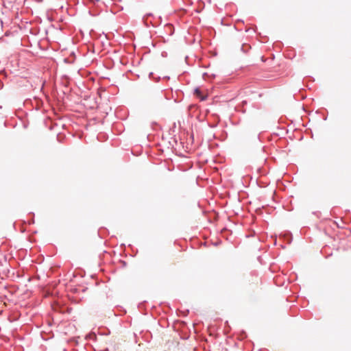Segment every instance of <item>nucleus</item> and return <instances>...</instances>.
I'll return each mask as SVG.
<instances>
[{
    "label": "nucleus",
    "mask_w": 351,
    "mask_h": 351,
    "mask_svg": "<svg viewBox=\"0 0 351 351\" xmlns=\"http://www.w3.org/2000/svg\"><path fill=\"white\" fill-rule=\"evenodd\" d=\"M194 94L198 98H199L201 101L205 100L206 99V97H207V95H204L202 93V90H200V88H197L195 89Z\"/></svg>",
    "instance_id": "f257e3e1"
},
{
    "label": "nucleus",
    "mask_w": 351,
    "mask_h": 351,
    "mask_svg": "<svg viewBox=\"0 0 351 351\" xmlns=\"http://www.w3.org/2000/svg\"><path fill=\"white\" fill-rule=\"evenodd\" d=\"M99 0H89L90 2L91 3H95L97 1H99Z\"/></svg>",
    "instance_id": "f03ea898"
}]
</instances>
